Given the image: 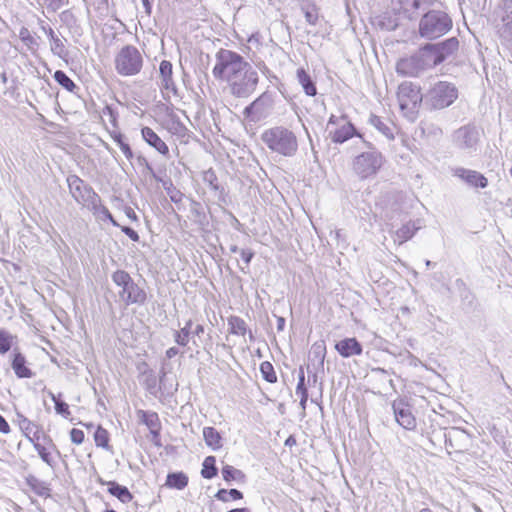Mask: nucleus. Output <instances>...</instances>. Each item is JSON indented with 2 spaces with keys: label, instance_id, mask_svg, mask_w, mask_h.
I'll return each instance as SVG.
<instances>
[{
  "label": "nucleus",
  "instance_id": "nucleus-1",
  "mask_svg": "<svg viewBox=\"0 0 512 512\" xmlns=\"http://www.w3.org/2000/svg\"><path fill=\"white\" fill-rule=\"evenodd\" d=\"M215 58L213 76L227 82L232 96L247 98L256 90L259 83L258 73L240 54L220 49Z\"/></svg>",
  "mask_w": 512,
  "mask_h": 512
},
{
  "label": "nucleus",
  "instance_id": "nucleus-2",
  "mask_svg": "<svg viewBox=\"0 0 512 512\" xmlns=\"http://www.w3.org/2000/svg\"><path fill=\"white\" fill-rule=\"evenodd\" d=\"M261 139L271 151L285 157L295 155L298 149L295 134L281 126L266 130L262 134Z\"/></svg>",
  "mask_w": 512,
  "mask_h": 512
},
{
  "label": "nucleus",
  "instance_id": "nucleus-3",
  "mask_svg": "<svg viewBox=\"0 0 512 512\" xmlns=\"http://www.w3.org/2000/svg\"><path fill=\"white\" fill-rule=\"evenodd\" d=\"M452 28V19L441 10L426 12L419 21V35L428 40L445 35Z\"/></svg>",
  "mask_w": 512,
  "mask_h": 512
},
{
  "label": "nucleus",
  "instance_id": "nucleus-4",
  "mask_svg": "<svg viewBox=\"0 0 512 512\" xmlns=\"http://www.w3.org/2000/svg\"><path fill=\"white\" fill-rule=\"evenodd\" d=\"M112 281L116 286L121 288L119 290V298L126 305H144L147 300V294L144 289L138 286L124 270H116L112 274Z\"/></svg>",
  "mask_w": 512,
  "mask_h": 512
},
{
  "label": "nucleus",
  "instance_id": "nucleus-5",
  "mask_svg": "<svg viewBox=\"0 0 512 512\" xmlns=\"http://www.w3.org/2000/svg\"><path fill=\"white\" fill-rule=\"evenodd\" d=\"M433 67H435V64L426 45H424L410 57L400 59L396 64V71L403 76L416 77Z\"/></svg>",
  "mask_w": 512,
  "mask_h": 512
},
{
  "label": "nucleus",
  "instance_id": "nucleus-6",
  "mask_svg": "<svg viewBox=\"0 0 512 512\" xmlns=\"http://www.w3.org/2000/svg\"><path fill=\"white\" fill-rule=\"evenodd\" d=\"M458 98V90L452 83L440 81L424 96V104L430 110H440L449 107Z\"/></svg>",
  "mask_w": 512,
  "mask_h": 512
},
{
  "label": "nucleus",
  "instance_id": "nucleus-7",
  "mask_svg": "<svg viewBox=\"0 0 512 512\" xmlns=\"http://www.w3.org/2000/svg\"><path fill=\"white\" fill-rule=\"evenodd\" d=\"M397 98L401 111L410 120L416 118L418 107L424 97L420 88L411 82H403L398 87Z\"/></svg>",
  "mask_w": 512,
  "mask_h": 512
},
{
  "label": "nucleus",
  "instance_id": "nucleus-8",
  "mask_svg": "<svg viewBox=\"0 0 512 512\" xmlns=\"http://www.w3.org/2000/svg\"><path fill=\"white\" fill-rule=\"evenodd\" d=\"M143 58L139 50L132 46H124L115 57V69L122 76H133L140 72Z\"/></svg>",
  "mask_w": 512,
  "mask_h": 512
},
{
  "label": "nucleus",
  "instance_id": "nucleus-9",
  "mask_svg": "<svg viewBox=\"0 0 512 512\" xmlns=\"http://www.w3.org/2000/svg\"><path fill=\"white\" fill-rule=\"evenodd\" d=\"M384 158L382 154L372 149L363 152L353 159V171L361 179H367L375 175L382 167Z\"/></svg>",
  "mask_w": 512,
  "mask_h": 512
},
{
  "label": "nucleus",
  "instance_id": "nucleus-10",
  "mask_svg": "<svg viewBox=\"0 0 512 512\" xmlns=\"http://www.w3.org/2000/svg\"><path fill=\"white\" fill-rule=\"evenodd\" d=\"M67 183L69 191L77 203L87 207L90 210L91 208H96L100 197L97 193L94 192L91 186L86 184L77 175L68 176Z\"/></svg>",
  "mask_w": 512,
  "mask_h": 512
},
{
  "label": "nucleus",
  "instance_id": "nucleus-11",
  "mask_svg": "<svg viewBox=\"0 0 512 512\" xmlns=\"http://www.w3.org/2000/svg\"><path fill=\"white\" fill-rule=\"evenodd\" d=\"M273 107V95L264 92L244 109L243 114L249 121L258 122L267 118L272 113Z\"/></svg>",
  "mask_w": 512,
  "mask_h": 512
},
{
  "label": "nucleus",
  "instance_id": "nucleus-12",
  "mask_svg": "<svg viewBox=\"0 0 512 512\" xmlns=\"http://www.w3.org/2000/svg\"><path fill=\"white\" fill-rule=\"evenodd\" d=\"M446 448H451L456 453L468 451L472 446L471 435L459 427H451L444 433Z\"/></svg>",
  "mask_w": 512,
  "mask_h": 512
},
{
  "label": "nucleus",
  "instance_id": "nucleus-13",
  "mask_svg": "<svg viewBox=\"0 0 512 512\" xmlns=\"http://www.w3.org/2000/svg\"><path fill=\"white\" fill-rule=\"evenodd\" d=\"M431 58L436 65L442 63L448 56L454 54L459 48V41L456 37H451L436 44H426Z\"/></svg>",
  "mask_w": 512,
  "mask_h": 512
},
{
  "label": "nucleus",
  "instance_id": "nucleus-14",
  "mask_svg": "<svg viewBox=\"0 0 512 512\" xmlns=\"http://www.w3.org/2000/svg\"><path fill=\"white\" fill-rule=\"evenodd\" d=\"M478 141L479 133L473 125L462 126L453 133V142L460 149H475Z\"/></svg>",
  "mask_w": 512,
  "mask_h": 512
},
{
  "label": "nucleus",
  "instance_id": "nucleus-15",
  "mask_svg": "<svg viewBox=\"0 0 512 512\" xmlns=\"http://www.w3.org/2000/svg\"><path fill=\"white\" fill-rule=\"evenodd\" d=\"M392 409L397 423L407 430L416 427V419L412 414L411 406L402 399L393 401Z\"/></svg>",
  "mask_w": 512,
  "mask_h": 512
},
{
  "label": "nucleus",
  "instance_id": "nucleus-16",
  "mask_svg": "<svg viewBox=\"0 0 512 512\" xmlns=\"http://www.w3.org/2000/svg\"><path fill=\"white\" fill-rule=\"evenodd\" d=\"M40 29L49 37L51 41V52L60 57L65 58L68 55V51L65 45L66 39H61L55 31L47 26L43 20H39Z\"/></svg>",
  "mask_w": 512,
  "mask_h": 512
},
{
  "label": "nucleus",
  "instance_id": "nucleus-17",
  "mask_svg": "<svg viewBox=\"0 0 512 512\" xmlns=\"http://www.w3.org/2000/svg\"><path fill=\"white\" fill-rule=\"evenodd\" d=\"M453 175L473 187L485 188L488 184L487 178L475 170L457 167L453 169Z\"/></svg>",
  "mask_w": 512,
  "mask_h": 512
},
{
  "label": "nucleus",
  "instance_id": "nucleus-18",
  "mask_svg": "<svg viewBox=\"0 0 512 512\" xmlns=\"http://www.w3.org/2000/svg\"><path fill=\"white\" fill-rule=\"evenodd\" d=\"M502 15L503 26L499 30L500 37L508 45L512 46V0H503Z\"/></svg>",
  "mask_w": 512,
  "mask_h": 512
},
{
  "label": "nucleus",
  "instance_id": "nucleus-19",
  "mask_svg": "<svg viewBox=\"0 0 512 512\" xmlns=\"http://www.w3.org/2000/svg\"><path fill=\"white\" fill-rule=\"evenodd\" d=\"M419 229H421V224L419 220H409L408 222L403 224L399 229L393 232L394 243L402 245L403 243L410 240Z\"/></svg>",
  "mask_w": 512,
  "mask_h": 512
},
{
  "label": "nucleus",
  "instance_id": "nucleus-20",
  "mask_svg": "<svg viewBox=\"0 0 512 512\" xmlns=\"http://www.w3.org/2000/svg\"><path fill=\"white\" fill-rule=\"evenodd\" d=\"M159 78L161 88L165 91L177 93L176 84L173 80V66L170 61L163 60L159 66Z\"/></svg>",
  "mask_w": 512,
  "mask_h": 512
},
{
  "label": "nucleus",
  "instance_id": "nucleus-21",
  "mask_svg": "<svg viewBox=\"0 0 512 512\" xmlns=\"http://www.w3.org/2000/svg\"><path fill=\"white\" fill-rule=\"evenodd\" d=\"M336 351L344 358L361 355L363 348L356 338H345L335 344Z\"/></svg>",
  "mask_w": 512,
  "mask_h": 512
},
{
  "label": "nucleus",
  "instance_id": "nucleus-22",
  "mask_svg": "<svg viewBox=\"0 0 512 512\" xmlns=\"http://www.w3.org/2000/svg\"><path fill=\"white\" fill-rule=\"evenodd\" d=\"M18 425L26 438L32 443L40 438L41 426L30 421L25 416L18 414Z\"/></svg>",
  "mask_w": 512,
  "mask_h": 512
},
{
  "label": "nucleus",
  "instance_id": "nucleus-23",
  "mask_svg": "<svg viewBox=\"0 0 512 512\" xmlns=\"http://www.w3.org/2000/svg\"><path fill=\"white\" fill-rule=\"evenodd\" d=\"M98 482L102 485H108L109 493L118 498L122 503H129L133 499L132 494L125 486L114 481H104L102 478H99Z\"/></svg>",
  "mask_w": 512,
  "mask_h": 512
},
{
  "label": "nucleus",
  "instance_id": "nucleus-24",
  "mask_svg": "<svg viewBox=\"0 0 512 512\" xmlns=\"http://www.w3.org/2000/svg\"><path fill=\"white\" fill-rule=\"evenodd\" d=\"M143 139L162 155H168L169 149L166 143L149 127L142 129Z\"/></svg>",
  "mask_w": 512,
  "mask_h": 512
},
{
  "label": "nucleus",
  "instance_id": "nucleus-25",
  "mask_svg": "<svg viewBox=\"0 0 512 512\" xmlns=\"http://www.w3.org/2000/svg\"><path fill=\"white\" fill-rule=\"evenodd\" d=\"M11 366L19 378H31L32 371L26 366V359L22 353L14 349Z\"/></svg>",
  "mask_w": 512,
  "mask_h": 512
},
{
  "label": "nucleus",
  "instance_id": "nucleus-26",
  "mask_svg": "<svg viewBox=\"0 0 512 512\" xmlns=\"http://www.w3.org/2000/svg\"><path fill=\"white\" fill-rule=\"evenodd\" d=\"M329 134L332 142L334 143H344L354 135L361 137V135L357 133L355 127L349 122L345 123L335 131H329Z\"/></svg>",
  "mask_w": 512,
  "mask_h": 512
},
{
  "label": "nucleus",
  "instance_id": "nucleus-27",
  "mask_svg": "<svg viewBox=\"0 0 512 512\" xmlns=\"http://www.w3.org/2000/svg\"><path fill=\"white\" fill-rule=\"evenodd\" d=\"M228 325L230 333L240 336H245L248 332L249 340L254 341V336L251 331H248L246 322L238 316H230L228 318Z\"/></svg>",
  "mask_w": 512,
  "mask_h": 512
},
{
  "label": "nucleus",
  "instance_id": "nucleus-28",
  "mask_svg": "<svg viewBox=\"0 0 512 512\" xmlns=\"http://www.w3.org/2000/svg\"><path fill=\"white\" fill-rule=\"evenodd\" d=\"M297 79L299 84H301L302 88L304 89L306 95L315 96L317 94V89L314 82L312 81L310 75L303 68H299L297 70Z\"/></svg>",
  "mask_w": 512,
  "mask_h": 512
},
{
  "label": "nucleus",
  "instance_id": "nucleus-29",
  "mask_svg": "<svg viewBox=\"0 0 512 512\" xmlns=\"http://www.w3.org/2000/svg\"><path fill=\"white\" fill-rule=\"evenodd\" d=\"M369 123L380 133H382L387 139H394V133L391 125L388 122H385L379 116L371 114L369 117Z\"/></svg>",
  "mask_w": 512,
  "mask_h": 512
},
{
  "label": "nucleus",
  "instance_id": "nucleus-30",
  "mask_svg": "<svg viewBox=\"0 0 512 512\" xmlns=\"http://www.w3.org/2000/svg\"><path fill=\"white\" fill-rule=\"evenodd\" d=\"M165 485L169 488L182 490L188 485V476L183 472L169 473Z\"/></svg>",
  "mask_w": 512,
  "mask_h": 512
},
{
  "label": "nucleus",
  "instance_id": "nucleus-31",
  "mask_svg": "<svg viewBox=\"0 0 512 512\" xmlns=\"http://www.w3.org/2000/svg\"><path fill=\"white\" fill-rule=\"evenodd\" d=\"M192 326L193 321L189 319L180 330H174L173 337L176 344L180 346H187L190 341Z\"/></svg>",
  "mask_w": 512,
  "mask_h": 512
},
{
  "label": "nucleus",
  "instance_id": "nucleus-32",
  "mask_svg": "<svg viewBox=\"0 0 512 512\" xmlns=\"http://www.w3.org/2000/svg\"><path fill=\"white\" fill-rule=\"evenodd\" d=\"M19 38L32 54L37 52L39 48V42L37 38L30 33L27 27L23 26L20 28Z\"/></svg>",
  "mask_w": 512,
  "mask_h": 512
},
{
  "label": "nucleus",
  "instance_id": "nucleus-33",
  "mask_svg": "<svg viewBox=\"0 0 512 512\" xmlns=\"http://www.w3.org/2000/svg\"><path fill=\"white\" fill-rule=\"evenodd\" d=\"M203 437L206 444L212 449L216 450L222 447L221 435L214 427H205Z\"/></svg>",
  "mask_w": 512,
  "mask_h": 512
},
{
  "label": "nucleus",
  "instance_id": "nucleus-34",
  "mask_svg": "<svg viewBox=\"0 0 512 512\" xmlns=\"http://www.w3.org/2000/svg\"><path fill=\"white\" fill-rule=\"evenodd\" d=\"M27 485L39 496L41 497H49L50 496V488L47 484L35 476H28L26 478Z\"/></svg>",
  "mask_w": 512,
  "mask_h": 512
},
{
  "label": "nucleus",
  "instance_id": "nucleus-35",
  "mask_svg": "<svg viewBox=\"0 0 512 512\" xmlns=\"http://www.w3.org/2000/svg\"><path fill=\"white\" fill-rule=\"evenodd\" d=\"M222 476L224 480L227 482H230L232 480L244 482L246 478L245 474L241 470L236 469L231 465H225L222 468Z\"/></svg>",
  "mask_w": 512,
  "mask_h": 512
},
{
  "label": "nucleus",
  "instance_id": "nucleus-36",
  "mask_svg": "<svg viewBox=\"0 0 512 512\" xmlns=\"http://www.w3.org/2000/svg\"><path fill=\"white\" fill-rule=\"evenodd\" d=\"M216 459L214 456H208L205 458L203 462V468L201 470V475L205 479H212L218 473V469L216 467Z\"/></svg>",
  "mask_w": 512,
  "mask_h": 512
},
{
  "label": "nucleus",
  "instance_id": "nucleus-37",
  "mask_svg": "<svg viewBox=\"0 0 512 512\" xmlns=\"http://www.w3.org/2000/svg\"><path fill=\"white\" fill-rule=\"evenodd\" d=\"M145 369L142 371L143 384L145 388L150 392L154 393L157 386V379L153 370L149 369L146 363H143Z\"/></svg>",
  "mask_w": 512,
  "mask_h": 512
},
{
  "label": "nucleus",
  "instance_id": "nucleus-38",
  "mask_svg": "<svg viewBox=\"0 0 512 512\" xmlns=\"http://www.w3.org/2000/svg\"><path fill=\"white\" fill-rule=\"evenodd\" d=\"M190 212L195 222L203 225L206 221V215L200 202L190 200Z\"/></svg>",
  "mask_w": 512,
  "mask_h": 512
},
{
  "label": "nucleus",
  "instance_id": "nucleus-39",
  "mask_svg": "<svg viewBox=\"0 0 512 512\" xmlns=\"http://www.w3.org/2000/svg\"><path fill=\"white\" fill-rule=\"evenodd\" d=\"M54 79L59 85H61L69 92L74 91V89L76 88L75 83L70 79V77L66 75L65 72L61 70H57L54 73Z\"/></svg>",
  "mask_w": 512,
  "mask_h": 512
},
{
  "label": "nucleus",
  "instance_id": "nucleus-40",
  "mask_svg": "<svg viewBox=\"0 0 512 512\" xmlns=\"http://www.w3.org/2000/svg\"><path fill=\"white\" fill-rule=\"evenodd\" d=\"M143 422L147 425V427L151 430V433L154 435H158L159 429V419L156 413H147L141 411Z\"/></svg>",
  "mask_w": 512,
  "mask_h": 512
},
{
  "label": "nucleus",
  "instance_id": "nucleus-41",
  "mask_svg": "<svg viewBox=\"0 0 512 512\" xmlns=\"http://www.w3.org/2000/svg\"><path fill=\"white\" fill-rule=\"evenodd\" d=\"M216 498L220 501L228 502L230 498L233 500L242 499L243 494L241 491H239L237 489H230V490L220 489L216 494Z\"/></svg>",
  "mask_w": 512,
  "mask_h": 512
},
{
  "label": "nucleus",
  "instance_id": "nucleus-42",
  "mask_svg": "<svg viewBox=\"0 0 512 512\" xmlns=\"http://www.w3.org/2000/svg\"><path fill=\"white\" fill-rule=\"evenodd\" d=\"M260 372L263 378L269 383L277 382V376L273 365L269 361H264L260 365Z\"/></svg>",
  "mask_w": 512,
  "mask_h": 512
},
{
  "label": "nucleus",
  "instance_id": "nucleus-43",
  "mask_svg": "<svg viewBox=\"0 0 512 512\" xmlns=\"http://www.w3.org/2000/svg\"><path fill=\"white\" fill-rule=\"evenodd\" d=\"M312 353H313V357H314L313 360L318 361V367L316 368V370L323 369L324 359H325V355H326L325 345L323 343H315L312 346Z\"/></svg>",
  "mask_w": 512,
  "mask_h": 512
},
{
  "label": "nucleus",
  "instance_id": "nucleus-44",
  "mask_svg": "<svg viewBox=\"0 0 512 512\" xmlns=\"http://www.w3.org/2000/svg\"><path fill=\"white\" fill-rule=\"evenodd\" d=\"M302 11L304 12L305 19L310 25H316L319 15H318V9L315 5L309 4V5H303Z\"/></svg>",
  "mask_w": 512,
  "mask_h": 512
},
{
  "label": "nucleus",
  "instance_id": "nucleus-45",
  "mask_svg": "<svg viewBox=\"0 0 512 512\" xmlns=\"http://www.w3.org/2000/svg\"><path fill=\"white\" fill-rule=\"evenodd\" d=\"M402 206L398 202V200H393L388 203L385 210V217L389 220H393L394 218L398 217L402 213Z\"/></svg>",
  "mask_w": 512,
  "mask_h": 512
},
{
  "label": "nucleus",
  "instance_id": "nucleus-46",
  "mask_svg": "<svg viewBox=\"0 0 512 512\" xmlns=\"http://www.w3.org/2000/svg\"><path fill=\"white\" fill-rule=\"evenodd\" d=\"M112 138L114 141L119 145L120 149L124 153L127 159L133 158V152L129 146L128 143L124 141V136L121 133H111Z\"/></svg>",
  "mask_w": 512,
  "mask_h": 512
},
{
  "label": "nucleus",
  "instance_id": "nucleus-47",
  "mask_svg": "<svg viewBox=\"0 0 512 512\" xmlns=\"http://www.w3.org/2000/svg\"><path fill=\"white\" fill-rule=\"evenodd\" d=\"M14 337L6 330H0V353H7L12 346Z\"/></svg>",
  "mask_w": 512,
  "mask_h": 512
},
{
  "label": "nucleus",
  "instance_id": "nucleus-48",
  "mask_svg": "<svg viewBox=\"0 0 512 512\" xmlns=\"http://www.w3.org/2000/svg\"><path fill=\"white\" fill-rule=\"evenodd\" d=\"M49 397L55 403V410L58 414L67 417L70 415L69 406L64 401H61L54 393L48 392Z\"/></svg>",
  "mask_w": 512,
  "mask_h": 512
},
{
  "label": "nucleus",
  "instance_id": "nucleus-49",
  "mask_svg": "<svg viewBox=\"0 0 512 512\" xmlns=\"http://www.w3.org/2000/svg\"><path fill=\"white\" fill-rule=\"evenodd\" d=\"M94 440L97 446L106 448L108 447V432L101 426L97 428L94 434Z\"/></svg>",
  "mask_w": 512,
  "mask_h": 512
},
{
  "label": "nucleus",
  "instance_id": "nucleus-50",
  "mask_svg": "<svg viewBox=\"0 0 512 512\" xmlns=\"http://www.w3.org/2000/svg\"><path fill=\"white\" fill-rule=\"evenodd\" d=\"M42 2L48 11L56 12L68 5L69 0H42Z\"/></svg>",
  "mask_w": 512,
  "mask_h": 512
},
{
  "label": "nucleus",
  "instance_id": "nucleus-51",
  "mask_svg": "<svg viewBox=\"0 0 512 512\" xmlns=\"http://www.w3.org/2000/svg\"><path fill=\"white\" fill-rule=\"evenodd\" d=\"M33 443V446L34 448L36 449V451L38 452L39 456L41 457V459L47 463L49 466H52V459L50 457V453L46 451V448L44 446H42L38 440L32 442Z\"/></svg>",
  "mask_w": 512,
  "mask_h": 512
},
{
  "label": "nucleus",
  "instance_id": "nucleus-52",
  "mask_svg": "<svg viewBox=\"0 0 512 512\" xmlns=\"http://www.w3.org/2000/svg\"><path fill=\"white\" fill-rule=\"evenodd\" d=\"M91 210L95 214H102L105 218L109 219L114 226H119V224L115 221L109 210L101 204V199L99 200L96 208H91Z\"/></svg>",
  "mask_w": 512,
  "mask_h": 512
},
{
  "label": "nucleus",
  "instance_id": "nucleus-53",
  "mask_svg": "<svg viewBox=\"0 0 512 512\" xmlns=\"http://www.w3.org/2000/svg\"><path fill=\"white\" fill-rule=\"evenodd\" d=\"M296 393L301 396L308 397L307 388L305 386V375L303 367L299 368V380L296 387Z\"/></svg>",
  "mask_w": 512,
  "mask_h": 512
},
{
  "label": "nucleus",
  "instance_id": "nucleus-54",
  "mask_svg": "<svg viewBox=\"0 0 512 512\" xmlns=\"http://www.w3.org/2000/svg\"><path fill=\"white\" fill-rule=\"evenodd\" d=\"M102 116H107L113 127H117V113L109 105H106L102 110Z\"/></svg>",
  "mask_w": 512,
  "mask_h": 512
},
{
  "label": "nucleus",
  "instance_id": "nucleus-55",
  "mask_svg": "<svg viewBox=\"0 0 512 512\" xmlns=\"http://www.w3.org/2000/svg\"><path fill=\"white\" fill-rule=\"evenodd\" d=\"M166 190H167V194L169 195L171 201L174 203L180 202L184 197V194L180 190L176 189L175 187L171 186L169 188H166Z\"/></svg>",
  "mask_w": 512,
  "mask_h": 512
},
{
  "label": "nucleus",
  "instance_id": "nucleus-56",
  "mask_svg": "<svg viewBox=\"0 0 512 512\" xmlns=\"http://www.w3.org/2000/svg\"><path fill=\"white\" fill-rule=\"evenodd\" d=\"M204 181L207 182L213 190L219 189V186L217 183V177L213 171L209 170L205 173Z\"/></svg>",
  "mask_w": 512,
  "mask_h": 512
},
{
  "label": "nucleus",
  "instance_id": "nucleus-57",
  "mask_svg": "<svg viewBox=\"0 0 512 512\" xmlns=\"http://www.w3.org/2000/svg\"><path fill=\"white\" fill-rule=\"evenodd\" d=\"M394 6H398V9L404 13H409L413 10L411 7V0H392Z\"/></svg>",
  "mask_w": 512,
  "mask_h": 512
},
{
  "label": "nucleus",
  "instance_id": "nucleus-58",
  "mask_svg": "<svg viewBox=\"0 0 512 512\" xmlns=\"http://www.w3.org/2000/svg\"><path fill=\"white\" fill-rule=\"evenodd\" d=\"M70 437H71V441L74 444L79 445V444H81L84 441V432L82 430L73 428L70 431Z\"/></svg>",
  "mask_w": 512,
  "mask_h": 512
},
{
  "label": "nucleus",
  "instance_id": "nucleus-59",
  "mask_svg": "<svg viewBox=\"0 0 512 512\" xmlns=\"http://www.w3.org/2000/svg\"><path fill=\"white\" fill-rule=\"evenodd\" d=\"M137 161L140 165L144 166L145 169L147 170V172L153 177L156 179V174L152 168V166L149 164V162L147 161V159L143 156H138L137 157Z\"/></svg>",
  "mask_w": 512,
  "mask_h": 512
},
{
  "label": "nucleus",
  "instance_id": "nucleus-60",
  "mask_svg": "<svg viewBox=\"0 0 512 512\" xmlns=\"http://www.w3.org/2000/svg\"><path fill=\"white\" fill-rule=\"evenodd\" d=\"M121 231L125 233L132 241L138 242L139 235L138 233L128 226H122Z\"/></svg>",
  "mask_w": 512,
  "mask_h": 512
},
{
  "label": "nucleus",
  "instance_id": "nucleus-61",
  "mask_svg": "<svg viewBox=\"0 0 512 512\" xmlns=\"http://www.w3.org/2000/svg\"><path fill=\"white\" fill-rule=\"evenodd\" d=\"M434 0H411V7L413 10H418L425 6H430Z\"/></svg>",
  "mask_w": 512,
  "mask_h": 512
},
{
  "label": "nucleus",
  "instance_id": "nucleus-62",
  "mask_svg": "<svg viewBox=\"0 0 512 512\" xmlns=\"http://www.w3.org/2000/svg\"><path fill=\"white\" fill-rule=\"evenodd\" d=\"M240 255H241L243 261L246 263V265H249V263L251 262V259L254 256V253L251 250L243 249L240 251Z\"/></svg>",
  "mask_w": 512,
  "mask_h": 512
},
{
  "label": "nucleus",
  "instance_id": "nucleus-63",
  "mask_svg": "<svg viewBox=\"0 0 512 512\" xmlns=\"http://www.w3.org/2000/svg\"><path fill=\"white\" fill-rule=\"evenodd\" d=\"M307 371H308V384L310 386L311 385H315L318 382L317 371L312 373L311 370H310V366L309 365L307 366Z\"/></svg>",
  "mask_w": 512,
  "mask_h": 512
},
{
  "label": "nucleus",
  "instance_id": "nucleus-64",
  "mask_svg": "<svg viewBox=\"0 0 512 512\" xmlns=\"http://www.w3.org/2000/svg\"><path fill=\"white\" fill-rule=\"evenodd\" d=\"M0 432L7 434L10 432V426L6 419L0 415Z\"/></svg>",
  "mask_w": 512,
  "mask_h": 512
}]
</instances>
